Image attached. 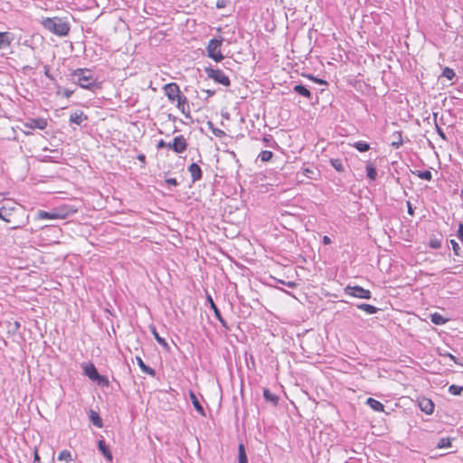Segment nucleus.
<instances>
[{
    "label": "nucleus",
    "instance_id": "obj_1",
    "mask_svg": "<svg viewBox=\"0 0 463 463\" xmlns=\"http://www.w3.org/2000/svg\"><path fill=\"white\" fill-rule=\"evenodd\" d=\"M164 91L170 101L176 102V107L181 113L184 115L186 118H191L188 99L181 93L179 86L175 82L165 84Z\"/></svg>",
    "mask_w": 463,
    "mask_h": 463
},
{
    "label": "nucleus",
    "instance_id": "obj_2",
    "mask_svg": "<svg viewBox=\"0 0 463 463\" xmlns=\"http://www.w3.org/2000/svg\"><path fill=\"white\" fill-rule=\"evenodd\" d=\"M70 80L80 88L89 90H94L99 87L97 79L89 69L80 68L72 71L70 74Z\"/></svg>",
    "mask_w": 463,
    "mask_h": 463
},
{
    "label": "nucleus",
    "instance_id": "obj_3",
    "mask_svg": "<svg viewBox=\"0 0 463 463\" xmlns=\"http://www.w3.org/2000/svg\"><path fill=\"white\" fill-rule=\"evenodd\" d=\"M41 24L45 30L61 37L66 36L71 28L65 18L61 17H47Z\"/></svg>",
    "mask_w": 463,
    "mask_h": 463
},
{
    "label": "nucleus",
    "instance_id": "obj_4",
    "mask_svg": "<svg viewBox=\"0 0 463 463\" xmlns=\"http://www.w3.org/2000/svg\"><path fill=\"white\" fill-rule=\"evenodd\" d=\"M48 125L47 119L43 118H27L23 123V128L22 130L25 135H31L33 129H41L43 130L46 128Z\"/></svg>",
    "mask_w": 463,
    "mask_h": 463
},
{
    "label": "nucleus",
    "instance_id": "obj_5",
    "mask_svg": "<svg viewBox=\"0 0 463 463\" xmlns=\"http://www.w3.org/2000/svg\"><path fill=\"white\" fill-rule=\"evenodd\" d=\"M222 43V39H212L209 41L206 48L208 56L217 62L223 60V55L221 52Z\"/></svg>",
    "mask_w": 463,
    "mask_h": 463
},
{
    "label": "nucleus",
    "instance_id": "obj_6",
    "mask_svg": "<svg viewBox=\"0 0 463 463\" xmlns=\"http://www.w3.org/2000/svg\"><path fill=\"white\" fill-rule=\"evenodd\" d=\"M205 72L208 78L213 80L216 83L225 87H229L231 85L229 77L222 70L205 68Z\"/></svg>",
    "mask_w": 463,
    "mask_h": 463
},
{
    "label": "nucleus",
    "instance_id": "obj_7",
    "mask_svg": "<svg viewBox=\"0 0 463 463\" xmlns=\"http://www.w3.org/2000/svg\"><path fill=\"white\" fill-rule=\"evenodd\" d=\"M18 209L19 208L14 202L11 200L5 201L2 206L0 207V219L5 221V222L12 223V214Z\"/></svg>",
    "mask_w": 463,
    "mask_h": 463
},
{
    "label": "nucleus",
    "instance_id": "obj_8",
    "mask_svg": "<svg viewBox=\"0 0 463 463\" xmlns=\"http://www.w3.org/2000/svg\"><path fill=\"white\" fill-rule=\"evenodd\" d=\"M345 293L346 295L362 298V299H370L371 292L368 289H365L360 286H347L345 288Z\"/></svg>",
    "mask_w": 463,
    "mask_h": 463
},
{
    "label": "nucleus",
    "instance_id": "obj_9",
    "mask_svg": "<svg viewBox=\"0 0 463 463\" xmlns=\"http://www.w3.org/2000/svg\"><path fill=\"white\" fill-rule=\"evenodd\" d=\"M56 219L63 220L72 215L77 212V209L69 204H62L61 206L53 208Z\"/></svg>",
    "mask_w": 463,
    "mask_h": 463
},
{
    "label": "nucleus",
    "instance_id": "obj_10",
    "mask_svg": "<svg viewBox=\"0 0 463 463\" xmlns=\"http://www.w3.org/2000/svg\"><path fill=\"white\" fill-rule=\"evenodd\" d=\"M167 147L174 150L175 153H184L187 148V142L184 136L175 137L172 143L167 144Z\"/></svg>",
    "mask_w": 463,
    "mask_h": 463
},
{
    "label": "nucleus",
    "instance_id": "obj_11",
    "mask_svg": "<svg viewBox=\"0 0 463 463\" xmlns=\"http://www.w3.org/2000/svg\"><path fill=\"white\" fill-rule=\"evenodd\" d=\"M419 407L421 411L425 412L427 415H431L434 411V403L430 399L421 398L418 402Z\"/></svg>",
    "mask_w": 463,
    "mask_h": 463
},
{
    "label": "nucleus",
    "instance_id": "obj_12",
    "mask_svg": "<svg viewBox=\"0 0 463 463\" xmlns=\"http://www.w3.org/2000/svg\"><path fill=\"white\" fill-rule=\"evenodd\" d=\"M14 40L13 34L9 32H0V49L8 48Z\"/></svg>",
    "mask_w": 463,
    "mask_h": 463
},
{
    "label": "nucleus",
    "instance_id": "obj_13",
    "mask_svg": "<svg viewBox=\"0 0 463 463\" xmlns=\"http://www.w3.org/2000/svg\"><path fill=\"white\" fill-rule=\"evenodd\" d=\"M188 171L191 175L193 182H196L202 179V169L196 163L191 164L188 167Z\"/></svg>",
    "mask_w": 463,
    "mask_h": 463
},
{
    "label": "nucleus",
    "instance_id": "obj_14",
    "mask_svg": "<svg viewBox=\"0 0 463 463\" xmlns=\"http://www.w3.org/2000/svg\"><path fill=\"white\" fill-rule=\"evenodd\" d=\"M209 303H210V307L213 310L214 312V316L215 317L220 321V323L222 324V326L225 328H228V325H227V322L224 320V318L222 317V314L219 310V308L217 307V306L215 305L214 301L213 300L212 297L211 296H208L207 298Z\"/></svg>",
    "mask_w": 463,
    "mask_h": 463
},
{
    "label": "nucleus",
    "instance_id": "obj_15",
    "mask_svg": "<svg viewBox=\"0 0 463 463\" xmlns=\"http://www.w3.org/2000/svg\"><path fill=\"white\" fill-rule=\"evenodd\" d=\"M98 449L102 453V455L106 458V459L109 462L112 461L113 456L111 451L109 450L108 445L106 444L104 439H99L98 441Z\"/></svg>",
    "mask_w": 463,
    "mask_h": 463
},
{
    "label": "nucleus",
    "instance_id": "obj_16",
    "mask_svg": "<svg viewBox=\"0 0 463 463\" xmlns=\"http://www.w3.org/2000/svg\"><path fill=\"white\" fill-rule=\"evenodd\" d=\"M83 371L85 375H87L92 381L97 380V378L99 377V374L93 364L83 365Z\"/></svg>",
    "mask_w": 463,
    "mask_h": 463
},
{
    "label": "nucleus",
    "instance_id": "obj_17",
    "mask_svg": "<svg viewBox=\"0 0 463 463\" xmlns=\"http://www.w3.org/2000/svg\"><path fill=\"white\" fill-rule=\"evenodd\" d=\"M88 117L82 111H75L70 116V122L76 125H81L83 121L87 120Z\"/></svg>",
    "mask_w": 463,
    "mask_h": 463
},
{
    "label": "nucleus",
    "instance_id": "obj_18",
    "mask_svg": "<svg viewBox=\"0 0 463 463\" xmlns=\"http://www.w3.org/2000/svg\"><path fill=\"white\" fill-rule=\"evenodd\" d=\"M365 403L374 411H384L383 404L373 398H368L366 400Z\"/></svg>",
    "mask_w": 463,
    "mask_h": 463
},
{
    "label": "nucleus",
    "instance_id": "obj_19",
    "mask_svg": "<svg viewBox=\"0 0 463 463\" xmlns=\"http://www.w3.org/2000/svg\"><path fill=\"white\" fill-rule=\"evenodd\" d=\"M136 360H137V363L138 366L140 367V369H141L144 373H147L148 375L155 376V374H156L155 370H154V369H152L151 367L147 366V365L143 362V360H142V358H141V357L137 356V357H136Z\"/></svg>",
    "mask_w": 463,
    "mask_h": 463
},
{
    "label": "nucleus",
    "instance_id": "obj_20",
    "mask_svg": "<svg viewBox=\"0 0 463 463\" xmlns=\"http://www.w3.org/2000/svg\"><path fill=\"white\" fill-rule=\"evenodd\" d=\"M37 219H39V220H46V219L55 220L56 216H55L53 209L51 210L50 212L39 210L37 212Z\"/></svg>",
    "mask_w": 463,
    "mask_h": 463
},
{
    "label": "nucleus",
    "instance_id": "obj_21",
    "mask_svg": "<svg viewBox=\"0 0 463 463\" xmlns=\"http://www.w3.org/2000/svg\"><path fill=\"white\" fill-rule=\"evenodd\" d=\"M294 91L305 98L310 99L311 98V92L303 85L298 84L295 85L293 88Z\"/></svg>",
    "mask_w": 463,
    "mask_h": 463
},
{
    "label": "nucleus",
    "instance_id": "obj_22",
    "mask_svg": "<svg viewBox=\"0 0 463 463\" xmlns=\"http://www.w3.org/2000/svg\"><path fill=\"white\" fill-rule=\"evenodd\" d=\"M263 397L267 402H271L273 405H277L279 402V397L272 393L269 389H265L263 392Z\"/></svg>",
    "mask_w": 463,
    "mask_h": 463
},
{
    "label": "nucleus",
    "instance_id": "obj_23",
    "mask_svg": "<svg viewBox=\"0 0 463 463\" xmlns=\"http://www.w3.org/2000/svg\"><path fill=\"white\" fill-rule=\"evenodd\" d=\"M190 398H191V401H192V403H193L194 409L201 415H204V410H203V406L201 405L199 400L197 399L196 395L193 392H190Z\"/></svg>",
    "mask_w": 463,
    "mask_h": 463
},
{
    "label": "nucleus",
    "instance_id": "obj_24",
    "mask_svg": "<svg viewBox=\"0 0 463 463\" xmlns=\"http://www.w3.org/2000/svg\"><path fill=\"white\" fill-rule=\"evenodd\" d=\"M366 176L372 180L374 181L377 177V171L375 166L372 163H368L366 165Z\"/></svg>",
    "mask_w": 463,
    "mask_h": 463
},
{
    "label": "nucleus",
    "instance_id": "obj_25",
    "mask_svg": "<svg viewBox=\"0 0 463 463\" xmlns=\"http://www.w3.org/2000/svg\"><path fill=\"white\" fill-rule=\"evenodd\" d=\"M357 308L366 312L369 315L375 314L378 311L376 307L365 303L357 305Z\"/></svg>",
    "mask_w": 463,
    "mask_h": 463
},
{
    "label": "nucleus",
    "instance_id": "obj_26",
    "mask_svg": "<svg viewBox=\"0 0 463 463\" xmlns=\"http://www.w3.org/2000/svg\"><path fill=\"white\" fill-rule=\"evenodd\" d=\"M238 452V463H248V458L243 444L239 445Z\"/></svg>",
    "mask_w": 463,
    "mask_h": 463
},
{
    "label": "nucleus",
    "instance_id": "obj_27",
    "mask_svg": "<svg viewBox=\"0 0 463 463\" xmlns=\"http://www.w3.org/2000/svg\"><path fill=\"white\" fill-rule=\"evenodd\" d=\"M90 420L98 428H101L103 426L102 420L99 417V413L94 411H90Z\"/></svg>",
    "mask_w": 463,
    "mask_h": 463
},
{
    "label": "nucleus",
    "instance_id": "obj_28",
    "mask_svg": "<svg viewBox=\"0 0 463 463\" xmlns=\"http://www.w3.org/2000/svg\"><path fill=\"white\" fill-rule=\"evenodd\" d=\"M437 448L440 449L451 448V439L449 437L440 438L437 443Z\"/></svg>",
    "mask_w": 463,
    "mask_h": 463
},
{
    "label": "nucleus",
    "instance_id": "obj_29",
    "mask_svg": "<svg viewBox=\"0 0 463 463\" xmlns=\"http://www.w3.org/2000/svg\"><path fill=\"white\" fill-rule=\"evenodd\" d=\"M330 164L337 172L341 173L345 171L344 164L341 159L332 158Z\"/></svg>",
    "mask_w": 463,
    "mask_h": 463
},
{
    "label": "nucleus",
    "instance_id": "obj_30",
    "mask_svg": "<svg viewBox=\"0 0 463 463\" xmlns=\"http://www.w3.org/2000/svg\"><path fill=\"white\" fill-rule=\"evenodd\" d=\"M353 146L359 152H366L370 149V145L364 141H357L353 145Z\"/></svg>",
    "mask_w": 463,
    "mask_h": 463
},
{
    "label": "nucleus",
    "instance_id": "obj_31",
    "mask_svg": "<svg viewBox=\"0 0 463 463\" xmlns=\"http://www.w3.org/2000/svg\"><path fill=\"white\" fill-rule=\"evenodd\" d=\"M58 460L66 461V462L71 461L72 460L71 453L67 449L61 450L58 455Z\"/></svg>",
    "mask_w": 463,
    "mask_h": 463
},
{
    "label": "nucleus",
    "instance_id": "obj_32",
    "mask_svg": "<svg viewBox=\"0 0 463 463\" xmlns=\"http://www.w3.org/2000/svg\"><path fill=\"white\" fill-rule=\"evenodd\" d=\"M446 319L439 313L431 315V322L435 325H443L446 323Z\"/></svg>",
    "mask_w": 463,
    "mask_h": 463
},
{
    "label": "nucleus",
    "instance_id": "obj_33",
    "mask_svg": "<svg viewBox=\"0 0 463 463\" xmlns=\"http://www.w3.org/2000/svg\"><path fill=\"white\" fill-rule=\"evenodd\" d=\"M273 156V153L271 151H269V150H263L261 151L260 154H259V158L262 161V162H269Z\"/></svg>",
    "mask_w": 463,
    "mask_h": 463
},
{
    "label": "nucleus",
    "instance_id": "obj_34",
    "mask_svg": "<svg viewBox=\"0 0 463 463\" xmlns=\"http://www.w3.org/2000/svg\"><path fill=\"white\" fill-rule=\"evenodd\" d=\"M442 76L449 80H453L456 76L455 71L449 67H445L442 71Z\"/></svg>",
    "mask_w": 463,
    "mask_h": 463
},
{
    "label": "nucleus",
    "instance_id": "obj_35",
    "mask_svg": "<svg viewBox=\"0 0 463 463\" xmlns=\"http://www.w3.org/2000/svg\"><path fill=\"white\" fill-rule=\"evenodd\" d=\"M416 175L419 178L423 180L430 181L432 179V174L429 170L418 171Z\"/></svg>",
    "mask_w": 463,
    "mask_h": 463
},
{
    "label": "nucleus",
    "instance_id": "obj_36",
    "mask_svg": "<svg viewBox=\"0 0 463 463\" xmlns=\"http://www.w3.org/2000/svg\"><path fill=\"white\" fill-rule=\"evenodd\" d=\"M152 333H153V335L155 336L156 340L157 341V343L159 345H161L165 348H168V344L166 343V341L163 337H161L158 335V333L156 332V328L152 329Z\"/></svg>",
    "mask_w": 463,
    "mask_h": 463
},
{
    "label": "nucleus",
    "instance_id": "obj_37",
    "mask_svg": "<svg viewBox=\"0 0 463 463\" xmlns=\"http://www.w3.org/2000/svg\"><path fill=\"white\" fill-rule=\"evenodd\" d=\"M210 128L212 129L213 134L215 137H222L225 136V132L220 128H214L212 122H208Z\"/></svg>",
    "mask_w": 463,
    "mask_h": 463
},
{
    "label": "nucleus",
    "instance_id": "obj_38",
    "mask_svg": "<svg viewBox=\"0 0 463 463\" xmlns=\"http://www.w3.org/2000/svg\"><path fill=\"white\" fill-rule=\"evenodd\" d=\"M462 391H463L462 386L452 384L449 387V393H451L453 395H459L462 392Z\"/></svg>",
    "mask_w": 463,
    "mask_h": 463
},
{
    "label": "nucleus",
    "instance_id": "obj_39",
    "mask_svg": "<svg viewBox=\"0 0 463 463\" xmlns=\"http://www.w3.org/2000/svg\"><path fill=\"white\" fill-rule=\"evenodd\" d=\"M450 245L452 247V250L454 251V254L457 255V256H460V247L458 245V243L455 241V240H450Z\"/></svg>",
    "mask_w": 463,
    "mask_h": 463
},
{
    "label": "nucleus",
    "instance_id": "obj_40",
    "mask_svg": "<svg viewBox=\"0 0 463 463\" xmlns=\"http://www.w3.org/2000/svg\"><path fill=\"white\" fill-rule=\"evenodd\" d=\"M435 128H436V131L437 133L439 134V136L445 141H447V137L444 133V131L442 130V128L438 125L437 122H435Z\"/></svg>",
    "mask_w": 463,
    "mask_h": 463
},
{
    "label": "nucleus",
    "instance_id": "obj_41",
    "mask_svg": "<svg viewBox=\"0 0 463 463\" xmlns=\"http://www.w3.org/2000/svg\"><path fill=\"white\" fill-rule=\"evenodd\" d=\"M229 4V0H217L216 8L222 9L225 8Z\"/></svg>",
    "mask_w": 463,
    "mask_h": 463
},
{
    "label": "nucleus",
    "instance_id": "obj_42",
    "mask_svg": "<svg viewBox=\"0 0 463 463\" xmlns=\"http://www.w3.org/2000/svg\"><path fill=\"white\" fill-rule=\"evenodd\" d=\"M430 246L432 248V249H439L440 246H441V242L440 241L437 240V239H434V240H431L430 241Z\"/></svg>",
    "mask_w": 463,
    "mask_h": 463
},
{
    "label": "nucleus",
    "instance_id": "obj_43",
    "mask_svg": "<svg viewBox=\"0 0 463 463\" xmlns=\"http://www.w3.org/2000/svg\"><path fill=\"white\" fill-rule=\"evenodd\" d=\"M96 381L99 383V384H101V385H104V386H108L109 385V380L105 376L99 375V377L97 378Z\"/></svg>",
    "mask_w": 463,
    "mask_h": 463
},
{
    "label": "nucleus",
    "instance_id": "obj_44",
    "mask_svg": "<svg viewBox=\"0 0 463 463\" xmlns=\"http://www.w3.org/2000/svg\"><path fill=\"white\" fill-rule=\"evenodd\" d=\"M308 78H309L311 80H313V81H315V82H317V83H318V84H321V85H326V84H327V82H326V80H322V79H317V78H316V77H314V76H312V75H309V76H308Z\"/></svg>",
    "mask_w": 463,
    "mask_h": 463
},
{
    "label": "nucleus",
    "instance_id": "obj_45",
    "mask_svg": "<svg viewBox=\"0 0 463 463\" xmlns=\"http://www.w3.org/2000/svg\"><path fill=\"white\" fill-rule=\"evenodd\" d=\"M165 184H167L168 185H173V186H177L178 185V182L175 178H167L165 179Z\"/></svg>",
    "mask_w": 463,
    "mask_h": 463
},
{
    "label": "nucleus",
    "instance_id": "obj_46",
    "mask_svg": "<svg viewBox=\"0 0 463 463\" xmlns=\"http://www.w3.org/2000/svg\"><path fill=\"white\" fill-rule=\"evenodd\" d=\"M457 236L463 242V223H459Z\"/></svg>",
    "mask_w": 463,
    "mask_h": 463
},
{
    "label": "nucleus",
    "instance_id": "obj_47",
    "mask_svg": "<svg viewBox=\"0 0 463 463\" xmlns=\"http://www.w3.org/2000/svg\"><path fill=\"white\" fill-rule=\"evenodd\" d=\"M399 140L393 141L392 146L396 148H398L402 144V135L401 133H397Z\"/></svg>",
    "mask_w": 463,
    "mask_h": 463
},
{
    "label": "nucleus",
    "instance_id": "obj_48",
    "mask_svg": "<svg viewBox=\"0 0 463 463\" xmlns=\"http://www.w3.org/2000/svg\"><path fill=\"white\" fill-rule=\"evenodd\" d=\"M322 242H323V244H325V245H329V244L332 242V241H331V239H330L328 236L325 235V236L322 238Z\"/></svg>",
    "mask_w": 463,
    "mask_h": 463
},
{
    "label": "nucleus",
    "instance_id": "obj_49",
    "mask_svg": "<svg viewBox=\"0 0 463 463\" xmlns=\"http://www.w3.org/2000/svg\"><path fill=\"white\" fill-rule=\"evenodd\" d=\"M407 207H408V213L410 215H413L414 214V211L412 209L411 202H409V201L407 202Z\"/></svg>",
    "mask_w": 463,
    "mask_h": 463
},
{
    "label": "nucleus",
    "instance_id": "obj_50",
    "mask_svg": "<svg viewBox=\"0 0 463 463\" xmlns=\"http://www.w3.org/2000/svg\"><path fill=\"white\" fill-rule=\"evenodd\" d=\"M167 144L164 140H160L157 144V148L167 147Z\"/></svg>",
    "mask_w": 463,
    "mask_h": 463
},
{
    "label": "nucleus",
    "instance_id": "obj_51",
    "mask_svg": "<svg viewBox=\"0 0 463 463\" xmlns=\"http://www.w3.org/2000/svg\"><path fill=\"white\" fill-rule=\"evenodd\" d=\"M137 158L140 162H142L143 164H145V163H146V156H145L144 154H140V155H138V156H137Z\"/></svg>",
    "mask_w": 463,
    "mask_h": 463
},
{
    "label": "nucleus",
    "instance_id": "obj_52",
    "mask_svg": "<svg viewBox=\"0 0 463 463\" xmlns=\"http://www.w3.org/2000/svg\"><path fill=\"white\" fill-rule=\"evenodd\" d=\"M285 285L290 288H294L297 287V283L294 281H288V282L285 283Z\"/></svg>",
    "mask_w": 463,
    "mask_h": 463
},
{
    "label": "nucleus",
    "instance_id": "obj_53",
    "mask_svg": "<svg viewBox=\"0 0 463 463\" xmlns=\"http://www.w3.org/2000/svg\"><path fill=\"white\" fill-rule=\"evenodd\" d=\"M44 74L46 77H48L49 79H52V75L50 74V70H49V67L45 66L44 67Z\"/></svg>",
    "mask_w": 463,
    "mask_h": 463
},
{
    "label": "nucleus",
    "instance_id": "obj_54",
    "mask_svg": "<svg viewBox=\"0 0 463 463\" xmlns=\"http://www.w3.org/2000/svg\"><path fill=\"white\" fill-rule=\"evenodd\" d=\"M63 93L66 98H70L72 95L73 91L70 90H64Z\"/></svg>",
    "mask_w": 463,
    "mask_h": 463
},
{
    "label": "nucleus",
    "instance_id": "obj_55",
    "mask_svg": "<svg viewBox=\"0 0 463 463\" xmlns=\"http://www.w3.org/2000/svg\"><path fill=\"white\" fill-rule=\"evenodd\" d=\"M205 93L207 94V97L210 98L212 96H213L215 94V90H204Z\"/></svg>",
    "mask_w": 463,
    "mask_h": 463
},
{
    "label": "nucleus",
    "instance_id": "obj_56",
    "mask_svg": "<svg viewBox=\"0 0 463 463\" xmlns=\"http://www.w3.org/2000/svg\"><path fill=\"white\" fill-rule=\"evenodd\" d=\"M40 461V457L37 453V451L35 450L34 452V462H39Z\"/></svg>",
    "mask_w": 463,
    "mask_h": 463
},
{
    "label": "nucleus",
    "instance_id": "obj_57",
    "mask_svg": "<svg viewBox=\"0 0 463 463\" xmlns=\"http://www.w3.org/2000/svg\"><path fill=\"white\" fill-rule=\"evenodd\" d=\"M263 141H264V142H269V137H264V138H263Z\"/></svg>",
    "mask_w": 463,
    "mask_h": 463
},
{
    "label": "nucleus",
    "instance_id": "obj_58",
    "mask_svg": "<svg viewBox=\"0 0 463 463\" xmlns=\"http://www.w3.org/2000/svg\"><path fill=\"white\" fill-rule=\"evenodd\" d=\"M437 116H438V114H437V113H434V114H433V117H434V119H435V120H436V118H437Z\"/></svg>",
    "mask_w": 463,
    "mask_h": 463
},
{
    "label": "nucleus",
    "instance_id": "obj_59",
    "mask_svg": "<svg viewBox=\"0 0 463 463\" xmlns=\"http://www.w3.org/2000/svg\"><path fill=\"white\" fill-rule=\"evenodd\" d=\"M279 283H281V284H284V285H285V283H286V282H285V281H283V280H279Z\"/></svg>",
    "mask_w": 463,
    "mask_h": 463
},
{
    "label": "nucleus",
    "instance_id": "obj_60",
    "mask_svg": "<svg viewBox=\"0 0 463 463\" xmlns=\"http://www.w3.org/2000/svg\"><path fill=\"white\" fill-rule=\"evenodd\" d=\"M460 196L463 198V190H461Z\"/></svg>",
    "mask_w": 463,
    "mask_h": 463
}]
</instances>
